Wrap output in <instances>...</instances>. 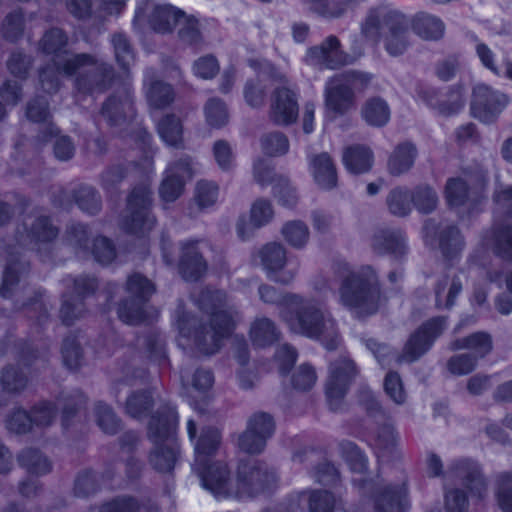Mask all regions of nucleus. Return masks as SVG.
I'll use <instances>...</instances> for the list:
<instances>
[{"mask_svg":"<svg viewBox=\"0 0 512 512\" xmlns=\"http://www.w3.org/2000/svg\"><path fill=\"white\" fill-rule=\"evenodd\" d=\"M184 185L185 182L179 174L166 170L159 187V195L165 202H174L182 195Z\"/></svg>","mask_w":512,"mask_h":512,"instance_id":"3c124183","label":"nucleus"},{"mask_svg":"<svg viewBox=\"0 0 512 512\" xmlns=\"http://www.w3.org/2000/svg\"><path fill=\"white\" fill-rule=\"evenodd\" d=\"M509 101L506 94L480 83L472 91L471 112L475 118L489 124L499 117Z\"/></svg>","mask_w":512,"mask_h":512,"instance_id":"2eb2a0df","label":"nucleus"},{"mask_svg":"<svg viewBox=\"0 0 512 512\" xmlns=\"http://www.w3.org/2000/svg\"><path fill=\"white\" fill-rule=\"evenodd\" d=\"M425 242L431 246H438L443 256L452 259L463 248V240L459 229L434 218H429L423 226Z\"/></svg>","mask_w":512,"mask_h":512,"instance_id":"f3484780","label":"nucleus"},{"mask_svg":"<svg viewBox=\"0 0 512 512\" xmlns=\"http://www.w3.org/2000/svg\"><path fill=\"white\" fill-rule=\"evenodd\" d=\"M32 426L30 413L21 407L14 408L5 419L6 429L17 435L30 432Z\"/></svg>","mask_w":512,"mask_h":512,"instance_id":"13d9d810","label":"nucleus"},{"mask_svg":"<svg viewBox=\"0 0 512 512\" xmlns=\"http://www.w3.org/2000/svg\"><path fill=\"white\" fill-rule=\"evenodd\" d=\"M65 76H74V87L82 94H102L109 90L116 71L112 64L93 54L78 53L62 62Z\"/></svg>","mask_w":512,"mask_h":512,"instance_id":"423d86ee","label":"nucleus"},{"mask_svg":"<svg viewBox=\"0 0 512 512\" xmlns=\"http://www.w3.org/2000/svg\"><path fill=\"white\" fill-rule=\"evenodd\" d=\"M334 278L340 281L339 297L345 307L360 316L374 314L378 310L380 290L375 272L369 266L353 271L344 261L332 265Z\"/></svg>","mask_w":512,"mask_h":512,"instance_id":"7ed1b4c3","label":"nucleus"},{"mask_svg":"<svg viewBox=\"0 0 512 512\" xmlns=\"http://www.w3.org/2000/svg\"><path fill=\"white\" fill-rule=\"evenodd\" d=\"M280 332L275 323L266 317L257 318L251 325L250 337L255 346L265 347L278 340Z\"/></svg>","mask_w":512,"mask_h":512,"instance_id":"79ce46f5","label":"nucleus"},{"mask_svg":"<svg viewBox=\"0 0 512 512\" xmlns=\"http://www.w3.org/2000/svg\"><path fill=\"white\" fill-rule=\"evenodd\" d=\"M260 257L263 266L269 273V277L281 284L290 283L296 272L294 270H287L278 274L286 263V249L280 243H268L260 251Z\"/></svg>","mask_w":512,"mask_h":512,"instance_id":"393cba45","label":"nucleus"},{"mask_svg":"<svg viewBox=\"0 0 512 512\" xmlns=\"http://www.w3.org/2000/svg\"><path fill=\"white\" fill-rule=\"evenodd\" d=\"M178 423L175 407L165 404L151 417L148 424V438L155 444L149 454L150 465L158 472L168 473L174 469L178 449L173 435Z\"/></svg>","mask_w":512,"mask_h":512,"instance_id":"39448f33","label":"nucleus"},{"mask_svg":"<svg viewBox=\"0 0 512 512\" xmlns=\"http://www.w3.org/2000/svg\"><path fill=\"white\" fill-rule=\"evenodd\" d=\"M154 68H146L144 71V86L149 105L156 109H164L175 100V90L172 85L158 80Z\"/></svg>","mask_w":512,"mask_h":512,"instance_id":"c85d7f7f","label":"nucleus"},{"mask_svg":"<svg viewBox=\"0 0 512 512\" xmlns=\"http://www.w3.org/2000/svg\"><path fill=\"white\" fill-rule=\"evenodd\" d=\"M198 308L208 315L209 322L202 323L179 303L174 319L181 337L192 340L196 349L205 355L218 352L240 319L239 311L228 304L227 295L221 290L202 289L194 298Z\"/></svg>","mask_w":512,"mask_h":512,"instance_id":"f257e3e1","label":"nucleus"},{"mask_svg":"<svg viewBox=\"0 0 512 512\" xmlns=\"http://www.w3.org/2000/svg\"><path fill=\"white\" fill-rule=\"evenodd\" d=\"M100 115L110 126L122 125L134 115L131 96L126 92L110 95L103 103Z\"/></svg>","mask_w":512,"mask_h":512,"instance_id":"cd10ccee","label":"nucleus"},{"mask_svg":"<svg viewBox=\"0 0 512 512\" xmlns=\"http://www.w3.org/2000/svg\"><path fill=\"white\" fill-rule=\"evenodd\" d=\"M417 155L418 151L413 143L398 144L388 158V172L393 176L407 173L413 167Z\"/></svg>","mask_w":512,"mask_h":512,"instance_id":"72a5a7b5","label":"nucleus"},{"mask_svg":"<svg viewBox=\"0 0 512 512\" xmlns=\"http://www.w3.org/2000/svg\"><path fill=\"white\" fill-rule=\"evenodd\" d=\"M361 114L368 125L383 127L390 119V108L385 100L374 97L365 102Z\"/></svg>","mask_w":512,"mask_h":512,"instance_id":"a19ab883","label":"nucleus"},{"mask_svg":"<svg viewBox=\"0 0 512 512\" xmlns=\"http://www.w3.org/2000/svg\"><path fill=\"white\" fill-rule=\"evenodd\" d=\"M218 186L209 181H200L197 183L194 200L199 210H205L212 207L218 199Z\"/></svg>","mask_w":512,"mask_h":512,"instance_id":"e2e57ef3","label":"nucleus"},{"mask_svg":"<svg viewBox=\"0 0 512 512\" xmlns=\"http://www.w3.org/2000/svg\"><path fill=\"white\" fill-rule=\"evenodd\" d=\"M26 117L32 122L43 124L37 138H43V141H46L47 134L49 136L57 134L58 128L50 122L51 113L49 103L45 97L37 96L27 103Z\"/></svg>","mask_w":512,"mask_h":512,"instance_id":"7c9ffc66","label":"nucleus"},{"mask_svg":"<svg viewBox=\"0 0 512 512\" xmlns=\"http://www.w3.org/2000/svg\"><path fill=\"white\" fill-rule=\"evenodd\" d=\"M343 163L352 174L366 173L372 168L373 153L365 146H351L343 153Z\"/></svg>","mask_w":512,"mask_h":512,"instance_id":"e433bc0d","label":"nucleus"},{"mask_svg":"<svg viewBox=\"0 0 512 512\" xmlns=\"http://www.w3.org/2000/svg\"><path fill=\"white\" fill-rule=\"evenodd\" d=\"M18 463L29 473L44 475L51 471V463L39 450L27 448L17 456Z\"/></svg>","mask_w":512,"mask_h":512,"instance_id":"c03bdc74","label":"nucleus"},{"mask_svg":"<svg viewBox=\"0 0 512 512\" xmlns=\"http://www.w3.org/2000/svg\"><path fill=\"white\" fill-rule=\"evenodd\" d=\"M94 417L98 427L106 434L114 435L120 429V419L109 405L101 401L95 404Z\"/></svg>","mask_w":512,"mask_h":512,"instance_id":"09e8293b","label":"nucleus"},{"mask_svg":"<svg viewBox=\"0 0 512 512\" xmlns=\"http://www.w3.org/2000/svg\"><path fill=\"white\" fill-rule=\"evenodd\" d=\"M176 27L177 38L180 43L193 48H199L203 45L204 37L201 25L195 16L184 12V16L181 17Z\"/></svg>","mask_w":512,"mask_h":512,"instance_id":"4c0bfd02","label":"nucleus"},{"mask_svg":"<svg viewBox=\"0 0 512 512\" xmlns=\"http://www.w3.org/2000/svg\"><path fill=\"white\" fill-rule=\"evenodd\" d=\"M67 44V36L61 29L53 28L47 31L40 41V48L46 54L57 55L69 54L67 51L61 53L62 49Z\"/></svg>","mask_w":512,"mask_h":512,"instance_id":"052dcab7","label":"nucleus"},{"mask_svg":"<svg viewBox=\"0 0 512 512\" xmlns=\"http://www.w3.org/2000/svg\"><path fill=\"white\" fill-rule=\"evenodd\" d=\"M447 326L445 316L433 317L424 322L407 339L402 352L397 355L398 363H412L419 360L433 346Z\"/></svg>","mask_w":512,"mask_h":512,"instance_id":"9b49d317","label":"nucleus"},{"mask_svg":"<svg viewBox=\"0 0 512 512\" xmlns=\"http://www.w3.org/2000/svg\"><path fill=\"white\" fill-rule=\"evenodd\" d=\"M298 102L296 94L286 88H277L272 94L270 119L277 125H290L298 117Z\"/></svg>","mask_w":512,"mask_h":512,"instance_id":"5701e85b","label":"nucleus"},{"mask_svg":"<svg viewBox=\"0 0 512 512\" xmlns=\"http://www.w3.org/2000/svg\"><path fill=\"white\" fill-rule=\"evenodd\" d=\"M281 234L284 240L295 249L304 248L310 237L308 226L300 220L285 223L281 229Z\"/></svg>","mask_w":512,"mask_h":512,"instance_id":"de8ad7c7","label":"nucleus"},{"mask_svg":"<svg viewBox=\"0 0 512 512\" xmlns=\"http://www.w3.org/2000/svg\"><path fill=\"white\" fill-rule=\"evenodd\" d=\"M445 195L448 204L452 207L463 205L468 198L467 183L460 178H451L447 181Z\"/></svg>","mask_w":512,"mask_h":512,"instance_id":"338daca9","label":"nucleus"},{"mask_svg":"<svg viewBox=\"0 0 512 512\" xmlns=\"http://www.w3.org/2000/svg\"><path fill=\"white\" fill-rule=\"evenodd\" d=\"M65 241L74 249L87 251L89 247V231L86 225L71 223L65 232Z\"/></svg>","mask_w":512,"mask_h":512,"instance_id":"774afa93","label":"nucleus"},{"mask_svg":"<svg viewBox=\"0 0 512 512\" xmlns=\"http://www.w3.org/2000/svg\"><path fill=\"white\" fill-rule=\"evenodd\" d=\"M221 442L220 432L212 427H206L201 430L199 438L194 444L195 462L193 466L204 465L212 462Z\"/></svg>","mask_w":512,"mask_h":512,"instance_id":"f704fd0d","label":"nucleus"},{"mask_svg":"<svg viewBox=\"0 0 512 512\" xmlns=\"http://www.w3.org/2000/svg\"><path fill=\"white\" fill-rule=\"evenodd\" d=\"M72 54L57 55L52 60V63L47 64L39 71V80L42 89L49 93H56L61 87L60 75L64 73L62 62L67 60Z\"/></svg>","mask_w":512,"mask_h":512,"instance_id":"58836bf2","label":"nucleus"},{"mask_svg":"<svg viewBox=\"0 0 512 512\" xmlns=\"http://www.w3.org/2000/svg\"><path fill=\"white\" fill-rule=\"evenodd\" d=\"M372 249L379 255H389L396 261H404L408 255L407 238L401 230L383 229L372 238Z\"/></svg>","mask_w":512,"mask_h":512,"instance_id":"4be33fe9","label":"nucleus"},{"mask_svg":"<svg viewBox=\"0 0 512 512\" xmlns=\"http://www.w3.org/2000/svg\"><path fill=\"white\" fill-rule=\"evenodd\" d=\"M409 27L410 22L402 12L381 4L368 10L360 24V33L363 39L377 45L386 29L385 50L396 57L402 55L410 45Z\"/></svg>","mask_w":512,"mask_h":512,"instance_id":"20e7f679","label":"nucleus"},{"mask_svg":"<svg viewBox=\"0 0 512 512\" xmlns=\"http://www.w3.org/2000/svg\"><path fill=\"white\" fill-rule=\"evenodd\" d=\"M28 381L27 375L19 367L8 365L1 372L0 383L6 393L14 395L22 393Z\"/></svg>","mask_w":512,"mask_h":512,"instance_id":"49530a36","label":"nucleus"},{"mask_svg":"<svg viewBox=\"0 0 512 512\" xmlns=\"http://www.w3.org/2000/svg\"><path fill=\"white\" fill-rule=\"evenodd\" d=\"M100 512H158L154 506L140 505L133 497H118L103 505Z\"/></svg>","mask_w":512,"mask_h":512,"instance_id":"bf43d9fd","label":"nucleus"},{"mask_svg":"<svg viewBox=\"0 0 512 512\" xmlns=\"http://www.w3.org/2000/svg\"><path fill=\"white\" fill-rule=\"evenodd\" d=\"M412 196L413 205L421 213H431L437 207L438 196L429 186L421 185L416 187L412 192Z\"/></svg>","mask_w":512,"mask_h":512,"instance_id":"680f3d73","label":"nucleus"},{"mask_svg":"<svg viewBox=\"0 0 512 512\" xmlns=\"http://www.w3.org/2000/svg\"><path fill=\"white\" fill-rule=\"evenodd\" d=\"M386 204L391 214L397 217H405L412 210V192L405 187H396L387 195Z\"/></svg>","mask_w":512,"mask_h":512,"instance_id":"a18cd8bd","label":"nucleus"},{"mask_svg":"<svg viewBox=\"0 0 512 512\" xmlns=\"http://www.w3.org/2000/svg\"><path fill=\"white\" fill-rule=\"evenodd\" d=\"M66 286H72L75 296L64 294L60 308V319L62 323L70 326L85 313L84 298L96 290L97 279L87 275L76 278L68 277L65 280Z\"/></svg>","mask_w":512,"mask_h":512,"instance_id":"4468645a","label":"nucleus"},{"mask_svg":"<svg viewBox=\"0 0 512 512\" xmlns=\"http://www.w3.org/2000/svg\"><path fill=\"white\" fill-rule=\"evenodd\" d=\"M160 138L169 146L180 147L183 140V126L180 118L174 114L165 115L158 123Z\"/></svg>","mask_w":512,"mask_h":512,"instance_id":"37998d69","label":"nucleus"},{"mask_svg":"<svg viewBox=\"0 0 512 512\" xmlns=\"http://www.w3.org/2000/svg\"><path fill=\"white\" fill-rule=\"evenodd\" d=\"M1 30L3 36L10 41L19 39L24 31V14L22 10L17 9L7 14L2 23Z\"/></svg>","mask_w":512,"mask_h":512,"instance_id":"69168bd1","label":"nucleus"},{"mask_svg":"<svg viewBox=\"0 0 512 512\" xmlns=\"http://www.w3.org/2000/svg\"><path fill=\"white\" fill-rule=\"evenodd\" d=\"M448 277L444 276L440 279L435 286V297H436V306L438 308H451L455 303V298L459 295L462 290V283L459 278L454 277L450 283L448 294L445 299H443L442 295L448 285Z\"/></svg>","mask_w":512,"mask_h":512,"instance_id":"5fc2aeb1","label":"nucleus"},{"mask_svg":"<svg viewBox=\"0 0 512 512\" xmlns=\"http://www.w3.org/2000/svg\"><path fill=\"white\" fill-rule=\"evenodd\" d=\"M420 96L430 108L443 116L454 115L464 107L463 88L458 85L451 87L445 94L426 89Z\"/></svg>","mask_w":512,"mask_h":512,"instance_id":"b1692460","label":"nucleus"},{"mask_svg":"<svg viewBox=\"0 0 512 512\" xmlns=\"http://www.w3.org/2000/svg\"><path fill=\"white\" fill-rule=\"evenodd\" d=\"M495 497L503 512H512V471L502 472L496 476Z\"/></svg>","mask_w":512,"mask_h":512,"instance_id":"864d4df0","label":"nucleus"},{"mask_svg":"<svg viewBox=\"0 0 512 512\" xmlns=\"http://www.w3.org/2000/svg\"><path fill=\"white\" fill-rule=\"evenodd\" d=\"M407 489L404 484L381 488L375 498V512H404L407 506Z\"/></svg>","mask_w":512,"mask_h":512,"instance_id":"c756f323","label":"nucleus"},{"mask_svg":"<svg viewBox=\"0 0 512 512\" xmlns=\"http://www.w3.org/2000/svg\"><path fill=\"white\" fill-rule=\"evenodd\" d=\"M352 51L353 55L344 52L341 49L340 40L336 36L330 35L320 45L309 48L304 60L308 65L320 69H337L352 64L363 55V47L358 41H355Z\"/></svg>","mask_w":512,"mask_h":512,"instance_id":"1a4fd4ad","label":"nucleus"},{"mask_svg":"<svg viewBox=\"0 0 512 512\" xmlns=\"http://www.w3.org/2000/svg\"><path fill=\"white\" fill-rule=\"evenodd\" d=\"M54 201L55 204L66 210H69L75 203L81 211L90 215L97 214L102 206L99 193L88 185H80L71 191L61 190Z\"/></svg>","mask_w":512,"mask_h":512,"instance_id":"aec40b11","label":"nucleus"},{"mask_svg":"<svg viewBox=\"0 0 512 512\" xmlns=\"http://www.w3.org/2000/svg\"><path fill=\"white\" fill-rule=\"evenodd\" d=\"M200 240H184L179 243L178 269L186 281H197L207 271V262L200 250Z\"/></svg>","mask_w":512,"mask_h":512,"instance_id":"6ab92c4d","label":"nucleus"},{"mask_svg":"<svg viewBox=\"0 0 512 512\" xmlns=\"http://www.w3.org/2000/svg\"><path fill=\"white\" fill-rule=\"evenodd\" d=\"M110 44L117 65L124 72H128L136 59V51L130 38L124 32H114L110 36Z\"/></svg>","mask_w":512,"mask_h":512,"instance_id":"c9c22d12","label":"nucleus"},{"mask_svg":"<svg viewBox=\"0 0 512 512\" xmlns=\"http://www.w3.org/2000/svg\"><path fill=\"white\" fill-rule=\"evenodd\" d=\"M448 474L461 480L478 499L486 497L488 484L476 462L469 459L456 460L450 465Z\"/></svg>","mask_w":512,"mask_h":512,"instance_id":"412c9836","label":"nucleus"},{"mask_svg":"<svg viewBox=\"0 0 512 512\" xmlns=\"http://www.w3.org/2000/svg\"><path fill=\"white\" fill-rule=\"evenodd\" d=\"M493 348L492 337L487 332L479 331L452 341L449 345L451 351L470 350L476 360L484 358Z\"/></svg>","mask_w":512,"mask_h":512,"instance_id":"473e14b6","label":"nucleus"},{"mask_svg":"<svg viewBox=\"0 0 512 512\" xmlns=\"http://www.w3.org/2000/svg\"><path fill=\"white\" fill-rule=\"evenodd\" d=\"M308 9L327 18H339L347 10V3L336 0H303Z\"/></svg>","mask_w":512,"mask_h":512,"instance_id":"6e6d98bb","label":"nucleus"},{"mask_svg":"<svg viewBox=\"0 0 512 512\" xmlns=\"http://www.w3.org/2000/svg\"><path fill=\"white\" fill-rule=\"evenodd\" d=\"M61 354L64 365L69 369H77L83 362V351L75 335H68L64 338L61 347Z\"/></svg>","mask_w":512,"mask_h":512,"instance_id":"4d7b16f0","label":"nucleus"},{"mask_svg":"<svg viewBox=\"0 0 512 512\" xmlns=\"http://www.w3.org/2000/svg\"><path fill=\"white\" fill-rule=\"evenodd\" d=\"M127 291L133 298L119 305L118 316L124 323L140 324L148 318L145 304L155 292V287L145 276L135 273L127 280Z\"/></svg>","mask_w":512,"mask_h":512,"instance_id":"9d476101","label":"nucleus"},{"mask_svg":"<svg viewBox=\"0 0 512 512\" xmlns=\"http://www.w3.org/2000/svg\"><path fill=\"white\" fill-rule=\"evenodd\" d=\"M275 432V421L266 412H256L247 421L246 430L238 438L239 448L248 454L261 453Z\"/></svg>","mask_w":512,"mask_h":512,"instance_id":"dca6fc26","label":"nucleus"},{"mask_svg":"<svg viewBox=\"0 0 512 512\" xmlns=\"http://www.w3.org/2000/svg\"><path fill=\"white\" fill-rule=\"evenodd\" d=\"M183 10L171 4H156L145 1L135 11L134 23L147 16L150 27L156 33L171 34L174 32L179 20L184 16Z\"/></svg>","mask_w":512,"mask_h":512,"instance_id":"a211bd4d","label":"nucleus"},{"mask_svg":"<svg viewBox=\"0 0 512 512\" xmlns=\"http://www.w3.org/2000/svg\"><path fill=\"white\" fill-rule=\"evenodd\" d=\"M206 122L213 128H222L228 123L229 114L226 104L219 98H210L204 106Z\"/></svg>","mask_w":512,"mask_h":512,"instance_id":"603ef678","label":"nucleus"},{"mask_svg":"<svg viewBox=\"0 0 512 512\" xmlns=\"http://www.w3.org/2000/svg\"><path fill=\"white\" fill-rule=\"evenodd\" d=\"M153 405V398L148 391H138L130 394L126 400V413L132 418L146 417Z\"/></svg>","mask_w":512,"mask_h":512,"instance_id":"8fccbe9b","label":"nucleus"},{"mask_svg":"<svg viewBox=\"0 0 512 512\" xmlns=\"http://www.w3.org/2000/svg\"><path fill=\"white\" fill-rule=\"evenodd\" d=\"M309 164L312 175L321 188L330 190L336 186V167L328 153L323 152L312 156Z\"/></svg>","mask_w":512,"mask_h":512,"instance_id":"2f4dec72","label":"nucleus"},{"mask_svg":"<svg viewBox=\"0 0 512 512\" xmlns=\"http://www.w3.org/2000/svg\"><path fill=\"white\" fill-rule=\"evenodd\" d=\"M201 485L217 499L235 498V479L224 461L193 466Z\"/></svg>","mask_w":512,"mask_h":512,"instance_id":"ddd939ff","label":"nucleus"},{"mask_svg":"<svg viewBox=\"0 0 512 512\" xmlns=\"http://www.w3.org/2000/svg\"><path fill=\"white\" fill-rule=\"evenodd\" d=\"M340 450L352 471L363 473L366 470L367 459L356 444L343 441L340 443Z\"/></svg>","mask_w":512,"mask_h":512,"instance_id":"0e129e2a","label":"nucleus"},{"mask_svg":"<svg viewBox=\"0 0 512 512\" xmlns=\"http://www.w3.org/2000/svg\"><path fill=\"white\" fill-rule=\"evenodd\" d=\"M357 373L354 361L346 356L330 363L325 393L332 411H338L342 407L344 397Z\"/></svg>","mask_w":512,"mask_h":512,"instance_id":"f8f14e48","label":"nucleus"},{"mask_svg":"<svg viewBox=\"0 0 512 512\" xmlns=\"http://www.w3.org/2000/svg\"><path fill=\"white\" fill-rule=\"evenodd\" d=\"M485 240L496 256L512 261V210L506 212L501 222L493 225Z\"/></svg>","mask_w":512,"mask_h":512,"instance_id":"a878e982","label":"nucleus"},{"mask_svg":"<svg viewBox=\"0 0 512 512\" xmlns=\"http://www.w3.org/2000/svg\"><path fill=\"white\" fill-rule=\"evenodd\" d=\"M276 482V474L256 459L240 460L235 479V498L249 499L268 490Z\"/></svg>","mask_w":512,"mask_h":512,"instance_id":"6e6552de","label":"nucleus"},{"mask_svg":"<svg viewBox=\"0 0 512 512\" xmlns=\"http://www.w3.org/2000/svg\"><path fill=\"white\" fill-rule=\"evenodd\" d=\"M412 28L417 35L424 39L438 40L444 34L445 25L440 18L420 12L414 16Z\"/></svg>","mask_w":512,"mask_h":512,"instance_id":"ea45409f","label":"nucleus"},{"mask_svg":"<svg viewBox=\"0 0 512 512\" xmlns=\"http://www.w3.org/2000/svg\"><path fill=\"white\" fill-rule=\"evenodd\" d=\"M152 191L147 182L135 186L127 198L126 214L123 218L125 231L143 235L153 229L156 218L152 211Z\"/></svg>","mask_w":512,"mask_h":512,"instance_id":"0eeeda50","label":"nucleus"},{"mask_svg":"<svg viewBox=\"0 0 512 512\" xmlns=\"http://www.w3.org/2000/svg\"><path fill=\"white\" fill-rule=\"evenodd\" d=\"M287 308L280 310V318L292 333L318 340L328 350L340 344L338 325L331 312L319 301L290 294Z\"/></svg>","mask_w":512,"mask_h":512,"instance_id":"f03ea898","label":"nucleus"},{"mask_svg":"<svg viewBox=\"0 0 512 512\" xmlns=\"http://www.w3.org/2000/svg\"><path fill=\"white\" fill-rule=\"evenodd\" d=\"M325 105L334 115H344L354 106L352 87L342 83L340 78H331L325 86Z\"/></svg>","mask_w":512,"mask_h":512,"instance_id":"bb28decb","label":"nucleus"}]
</instances>
